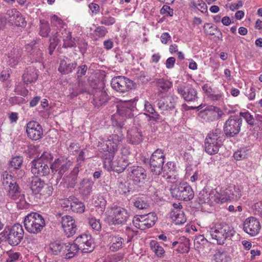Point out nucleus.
Instances as JSON below:
<instances>
[{
    "mask_svg": "<svg viewBox=\"0 0 262 262\" xmlns=\"http://www.w3.org/2000/svg\"><path fill=\"white\" fill-rule=\"evenodd\" d=\"M51 23L53 25L57 26V27H58L59 26L62 28L61 29H64L63 27H62L63 21L57 15H54L51 17Z\"/></svg>",
    "mask_w": 262,
    "mask_h": 262,
    "instance_id": "nucleus-58",
    "label": "nucleus"
},
{
    "mask_svg": "<svg viewBox=\"0 0 262 262\" xmlns=\"http://www.w3.org/2000/svg\"><path fill=\"white\" fill-rule=\"evenodd\" d=\"M173 100L171 97H162L158 100V107L162 113L174 108V102H172Z\"/></svg>",
    "mask_w": 262,
    "mask_h": 262,
    "instance_id": "nucleus-27",
    "label": "nucleus"
},
{
    "mask_svg": "<svg viewBox=\"0 0 262 262\" xmlns=\"http://www.w3.org/2000/svg\"><path fill=\"white\" fill-rule=\"evenodd\" d=\"M157 220L156 214L150 212L134 216L133 223L136 228L144 230L152 227Z\"/></svg>",
    "mask_w": 262,
    "mask_h": 262,
    "instance_id": "nucleus-9",
    "label": "nucleus"
},
{
    "mask_svg": "<svg viewBox=\"0 0 262 262\" xmlns=\"http://www.w3.org/2000/svg\"><path fill=\"white\" fill-rule=\"evenodd\" d=\"M72 207L71 210L77 213H82L84 211L85 206L81 202L79 201L78 199L74 197L73 198Z\"/></svg>",
    "mask_w": 262,
    "mask_h": 262,
    "instance_id": "nucleus-41",
    "label": "nucleus"
},
{
    "mask_svg": "<svg viewBox=\"0 0 262 262\" xmlns=\"http://www.w3.org/2000/svg\"><path fill=\"white\" fill-rule=\"evenodd\" d=\"M58 37L62 38L63 48H72L76 46L75 38L72 36L70 31L66 28L60 29L59 32L52 35L49 39V51L50 55L52 54L59 42Z\"/></svg>",
    "mask_w": 262,
    "mask_h": 262,
    "instance_id": "nucleus-2",
    "label": "nucleus"
},
{
    "mask_svg": "<svg viewBox=\"0 0 262 262\" xmlns=\"http://www.w3.org/2000/svg\"><path fill=\"white\" fill-rule=\"evenodd\" d=\"M124 239L119 236H113L111 237L112 245L110 249L112 251H117L122 248L124 244Z\"/></svg>",
    "mask_w": 262,
    "mask_h": 262,
    "instance_id": "nucleus-37",
    "label": "nucleus"
},
{
    "mask_svg": "<svg viewBox=\"0 0 262 262\" xmlns=\"http://www.w3.org/2000/svg\"><path fill=\"white\" fill-rule=\"evenodd\" d=\"M172 197L179 200L188 201L194 197V192L192 188L186 183H180L173 188H170Z\"/></svg>",
    "mask_w": 262,
    "mask_h": 262,
    "instance_id": "nucleus-8",
    "label": "nucleus"
},
{
    "mask_svg": "<svg viewBox=\"0 0 262 262\" xmlns=\"http://www.w3.org/2000/svg\"><path fill=\"white\" fill-rule=\"evenodd\" d=\"M116 130L115 132L118 133V134H113L110 137L108 140L106 141L105 146L104 147V152L112 151V152H115L117 151L118 145L123 139V134L121 130L122 128L118 129V127H116Z\"/></svg>",
    "mask_w": 262,
    "mask_h": 262,
    "instance_id": "nucleus-14",
    "label": "nucleus"
},
{
    "mask_svg": "<svg viewBox=\"0 0 262 262\" xmlns=\"http://www.w3.org/2000/svg\"><path fill=\"white\" fill-rule=\"evenodd\" d=\"M261 228L259 221L254 217H250L243 223L244 231L252 236L257 235Z\"/></svg>",
    "mask_w": 262,
    "mask_h": 262,
    "instance_id": "nucleus-16",
    "label": "nucleus"
},
{
    "mask_svg": "<svg viewBox=\"0 0 262 262\" xmlns=\"http://www.w3.org/2000/svg\"><path fill=\"white\" fill-rule=\"evenodd\" d=\"M134 205L139 210H145L149 207V204L143 197L136 198L134 202Z\"/></svg>",
    "mask_w": 262,
    "mask_h": 262,
    "instance_id": "nucleus-42",
    "label": "nucleus"
},
{
    "mask_svg": "<svg viewBox=\"0 0 262 262\" xmlns=\"http://www.w3.org/2000/svg\"><path fill=\"white\" fill-rule=\"evenodd\" d=\"M5 189L7 191V195L15 202L18 208L24 209L28 207V204L25 199L24 194L21 193L20 188L17 183Z\"/></svg>",
    "mask_w": 262,
    "mask_h": 262,
    "instance_id": "nucleus-10",
    "label": "nucleus"
},
{
    "mask_svg": "<svg viewBox=\"0 0 262 262\" xmlns=\"http://www.w3.org/2000/svg\"><path fill=\"white\" fill-rule=\"evenodd\" d=\"M130 179L136 184L142 183L146 178L145 170L140 166H133L127 169Z\"/></svg>",
    "mask_w": 262,
    "mask_h": 262,
    "instance_id": "nucleus-21",
    "label": "nucleus"
},
{
    "mask_svg": "<svg viewBox=\"0 0 262 262\" xmlns=\"http://www.w3.org/2000/svg\"><path fill=\"white\" fill-rule=\"evenodd\" d=\"M210 194L205 190H202L198 195V201L200 204L208 203L210 201Z\"/></svg>",
    "mask_w": 262,
    "mask_h": 262,
    "instance_id": "nucleus-43",
    "label": "nucleus"
},
{
    "mask_svg": "<svg viewBox=\"0 0 262 262\" xmlns=\"http://www.w3.org/2000/svg\"><path fill=\"white\" fill-rule=\"evenodd\" d=\"M78 246L75 243L73 244L64 243L63 257L66 259L73 258L78 252Z\"/></svg>",
    "mask_w": 262,
    "mask_h": 262,
    "instance_id": "nucleus-30",
    "label": "nucleus"
},
{
    "mask_svg": "<svg viewBox=\"0 0 262 262\" xmlns=\"http://www.w3.org/2000/svg\"><path fill=\"white\" fill-rule=\"evenodd\" d=\"M127 141L132 144H138L143 140L141 132L136 127H133L127 132Z\"/></svg>",
    "mask_w": 262,
    "mask_h": 262,
    "instance_id": "nucleus-26",
    "label": "nucleus"
},
{
    "mask_svg": "<svg viewBox=\"0 0 262 262\" xmlns=\"http://www.w3.org/2000/svg\"><path fill=\"white\" fill-rule=\"evenodd\" d=\"M11 70L8 68H4L1 72L0 79L1 80L5 81L7 80L10 75Z\"/></svg>",
    "mask_w": 262,
    "mask_h": 262,
    "instance_id": "nucleus-60",
    "label": "nucleus"
},
{
    "mask_svg": "<svg viewBox=\"0 0 262 262\" xmlns=\"http://www.w3.org/2000/svg\"><path fill=\"white\" fill-rule=\"evenodd\" d=\"M222 145V143L216 142H210L205 140V149L206 152L209 155H214L218 152L220 147Z\"/></svg>",
    "mask_w": 262,
    "mask_h": 262,
    "instance_id": "nucleus-33",
    "label": "nucleus"
},
{
    "mask_svg": "<svg viewBox=\"0 0 262 262\" xmlns=\"http://www.w3.org/2000/svg\"><path fill=\"white\" fill-rule=\"evenodd\" d=\"M53 159L52 155L48 152H44L40 158L38 159L37 160H41V162H45L47 164L48 162H49Z\"/></svg>",
    "mask_w": 262,
    "mask_h": 262,
    "instance_id": "nucleus-61",
    "label": "nucleus"
},
{
    "mask_svg": "<svg viewBox=\"0 0 262 262\" xmlns=\"http://www.w3.org/2000/svg\"><path fill=\"white\" fill-rule=\"evenodd\" d=\"M207 26H209V30L208 31V33L211 35H214L215 34V32L217 31L218 32L221 36V38L222 37V32L219 30L218 28L215 26H210L209 24H206L204 25V28H205ZM218 38H220V36H218Z\"/></svg>",
    "mask_w": 262,
    "mask_h": 262,
    "instance_id": "nucleus-59",
    "label": "nucleus"
},
{
    "mask_svg": "<svg viewBox=\"0 0 262 262\" xmlns=\"http://www.w3.org/2000/svg\"><path fill=\"white\" fill-rule=\"evenodd\" d=\"M23 158L20 156H16L13 158L10 161V165L15 169H18L19 167L22 165Z\"/></svg>",
    "mask_w": 262,
    "mask_h": 262,
    "instance_id": "nucleus-49",
    "label": "nucleus"
},
{
    "mask_svg": "<svg viewBox=\"0 0 262 262\" xmlns=\"http://www.w3.org/2000/svg\"><path fill=\"white\" fill-rule=\"evenodd\" d=\"M115 152H103L101 156L104 167L108 171L113 170L118 173L123 171L128 165V161L123 157L117 158L113 160Z\"/></svg>",
    "mask_w": 262,
    "mask_h": 262,
    "instance_id": "nucleus-3",
    "label": "nucleus"
},
{
    "mask_svg": "<svg viewBox=\"0 0 262 262\" xmlns=\"http://www.w3.org/2000/svg\"><path fill=\"white\" fill-rule=\"evenodd\" d=\"M50 31L49 25L45 20H40L39 34L42 37H47Z\"/></svg>",
    "mask_w": 262,
    "mask_h": 262,
    "instance_id": "nucleus-44",
    "label": "nucleus"
},
{
    "mask_svg": "<svg viewBox=\"0 0 262 262\" xmlns=\"http://www.w3.org/2000/svg\"><path fill=\"white\" fill-rule=\"evenodd\" d=\"M62 227L67 237L74 235L77 230V225L75 220L70 215H66L62 217L61 221Z\"/></svg>",
    "mask_w": 262,
    "mask_h": 262,
    "instance_id": "nucleus-22",
    "label": "nucleus"
},
{
    "mask_svg": "<svg viewBox=\"0 0 262 262\" xmlns=\"http://www.w3.org/2000/svg\"><path fill=\"white\" fill-rule=\"evenodd\" d=\"M31 172L34 175L45 176L50 173L49 166L45 162H41V160H34L31 162Z\"/></svg>",
    "mask_w": 262,
    "mask_h": 262,
    "instance_id": "nucleus-23",
    "label": "nucleus"
},
{
    "mask_svg": "<svg viewBox=\"0 0 262 262\" xmlns=\"http://www.w3.org/2000/svg\"><path fill=\"white\" fill-rule=\"evenodd\" d=\"M150 246L153 251L158 257H162L163 256L165 251L163 247L160 246L158 243L152 242L150 243Z\"/></svg>",
    "mask_w": 262,
    "mask_h": 262,
    "instance_id": "nucleus-45",
    "label": "nucleus"
},
{
    "mask_svg": "<svg viewBox=\"0 0 262 262\" xmlns=\"http://www.w3.org/2000/svg\"><path fill=\"white\" fill-rule=\"evenodd\" d=\"M203 92L210 98L212 100H219L222 98V94H216L215 91L212 89L211 86L208 84H205L202 86Z\"/></svg>",
    "mask_w": 262,
    "mask_h": 262,
    "instance_id": "nucleus-35",
    "label": "nucleus"
},
{
    "mask_svg": "<svg viewBox=\"0 0 262 262\" xmlns=\"http://www.w3.org/2000/svg\"><path fill=\"white\" fill-rule=\"evenodd\" d=\"M233 187H229L224 190L220 191L215 195V201L217 203L223 204L229 200L233 199Z\"/></svg>",
    "mask_w": 262,
    "mask_h": 262,
    "instance_id": "nucleus-25",
    "label": "nucleus"
},
{
    "mask_svg": "<svg viewBox=\"0 0 262 262\" xmlns=\"http://www.w3.org/2000/svg\"><path fill=\"white\" fill-rule=\"evenodd\" d=\"M76 95L87 93L93 96L92 103L96 107L99 108L108 100V96L104 90V83L100 80L92 78L88 83L79 81Z\"/></svg>",
    "mask_w": 262,
    "mask_h": 262,
    "instance_id": "nucleus-1",
    "label": "nucleus"
},
{
    "mask_svg": "<svg viewBox=\"0 0 262 262\" xmlns=\"http://www.w3.org/2000/svg\"><path fill=\"white\" fill-rule=\"evenodd\" d=\"M3 240L7 241L12 246L18 245L23 238L24 231L19 224H15L12 226H7L1 232Z\"/></svg>",
    "mask_w": 262,
    "mask_h": 262,
    "instance_id": "nucleus-4",
    "label": "nucleus"
},
{
    "mask_svg": "<svg viewBox=\"0 0 262 262\" xmlns=\"http://www.w3.org/2000/svg\"><path fill=\"white\" fill-rule=\"evenodd\" d=\"M132 116L131 109H126L119 105L117 109V114L112 117V124L115 127H118V129L123 128L124 124L120 118L121 117L131 118Z\"/></svg>",
    "mask_w": 262,
    "mask_h": 262,
    "instance_id": "nucleus-19",
    "label": "nucleus"
},
{
    "mask_svg": "<svg viewBox=\"0 0 262 262\" xmlns=\"http://www.w3.org/2000/svg\"><path fill=\"white\" fill-rule=\"evenodd\" d=\"M29 180L30 187L32 191L35 193H39L45 184V182L38 176L32 177Z\"/></svg>",
    "mask_w": 262,
    "mask_h": 262,
    "instance_id": "nucleus-31",
    "label": "nucleus"
},
{
    "mask_svg": "<svg viewBox=\"0 0 262 262\" xmlns=\"http://www.w3.org/2000/svg\"><path fill=\"white\" fill-rule=\"evenodd\" d=\"M178 92L186 101H195L198 98L196 91L192 88H179Z\"/></svg>",
    "mask_w": 262,
    "mask_h": 262,
    "instance_id": "nucleus-24",
    "label": "nucleus"
},
{
    "mask_svg": "<svg viewBox=\"0 0 262 262\" xmlns=\"http://www.w3.org/2000/svg\"><path fill=\"white\" fill-rule=\"evenodd\" d=\"M74 196H71L68 199H62L60 201L61 206L66 210H71V207H72L73 198Z\"/></svg>",
    "mask_w": 262,
    "mask_h": 262,
    "instance_id": "nucleus-48",
    "label": "nucleus"
},
{
    "mask_svg": "<svg viewBox=\"0 0 262 262\" xmlns=\"http://www.w3.org/2000/svg\"><path fill=\"white\" fill-rule=\"evenodd\" d=\"M176 224L181 225L183 224L186 221V219L185 216L184 212H180L176 217L171 219Z\"/></svg>",
    "mask_w": 262,
    "mask_h": 262,
    "instance_id": "nucleus-55",
    "label": "nucleus"
},
{
    "mask_svg": "<svg viewBox=\"0 0 262 262\" xmlns=\"http://www.w3.org/2000/svg\"><path fill=\"white\" fill-rule=\"evenodd\" d=\"M38 77L35 68H32L30 69H27L24 74L23 75V79L25 83L28 84L35 82Z\"/></svg>",
    "mask_w": 262,
    "mask_h": 262,
    "instance_id": "nucleus-32",
    "label": "nucleus"
},
{
    "mask_svg": "<svg viewBox=\"0 0 262 262\" xmlns=\"http://www.w3.org/2000/svg\"><path fill=\"white\" fill-rule=\"evenodd\" d=\"M247 150L245 149H240L235 152L233 157L236 160H241L247 158L248 154Z\"/></svg>",
    "mask_w": 262,
    "mask_h": 262,
    "instance_id": "nucleus-50",
    "label": "nucleus"
},
{
    "mask_svg": "<svg viewBox=\"0 0 262 262\" xmlns=\"http://www.w3.org/2000/svg\"><path fill=\"white\" fill-rule=\"evenodd\" d=\"M26 132L28 138L32 140H37L43 135L41 126L36 121H30L26 126Z\"/></svg>",
    "mask_w": 262,
    "mask_h": 262,
    "instance_id": "nucleus-18",
    "label": "nucleus"
},
{
    "mask_svg": "<svg viewBox=\"0 0 262 262\" xmlns=\"http://www.w3.org/2000/svg\"><path fill=\"white\" fill-rule=\"evenodd\" d=\"M124 257V254L122 253H118L111 256L110 258V262H118Z\"/></svg>",
    "mask_w": 262,
    "mask_h": 262,
    "instance_id": "nucleus-63",
    "label": "nucleus"
},
{
    "mask_svg": "<svg viewBox=\"0 0 262 262\" xmlns=\"http://www.w3.org/2000/svg\"><path fill=\"white\" fill-rule=\"evenodd\" d=\"M80 163L77 164V166H76L73 170L71 171L69 175L68 176V187L70 188H74L77 183V176L79 171V167Z\"/></svg>",
    "mask_w": 262,
    "mask_h": 262,
    "instance_id": "nucleus-36",
    "label": "nucleus"
},
{
    "mask_svg": "<svg viewBox=\"0 0 262 262\" xmlns=\"http://www.w3.org/2000/svg\"><path fill=\"white\" fill-rule=\"evenodd\" d=\"M94 182L89 179H83L78 184L79 192L83 195L87 196L90 194L92 191Z\"/></svg>",
    "mask_w": 262,
    "mask_h": 262,
    "instance_id": "nucleus-28",
    "label": "nucleus"
},
{
    "mask_svg": "<svg viewBox=\"0 0 262 262\" xmlns=\"http://www.w3.org/2000/svg\"><path fill=\"white\" fill-rule=\"evenodd\" d=\"M88 224L93 230L96 231H98L101 228V226L99 220H97L95 218H88Z\"/></svg>",
    "mask_w": 262,
    "mask_h": 262,
    "instance_id": "nucleus-47",
    "label": "nucleus"
},
{
    "mask_svg": "<svg viewBox=\"0 0 262 262\" xmlns=\"http://www.w3.org/2000/svg\"><path fill=\"white\" fill-rule=\"evenodd\" d=\"M190 6L200 10L204 8L205 4L202 0H191Z\"/></svg>",
    "mask_w": 262,
    "mask_h": 262,
    "instance_id": "nucleus-57",
    "label": "nucleus"
},
{
    "mask_svg": "<svg viewBox=\"0 0 262 262\" xmlns=\"http://www.w3.org/2000/svg\"><path fill=\"white\" fill-rule=\"evenodd\" d=\"M164 159L165 155L163 150L157 149L152 153L150 158L149 165L154 173L159 175L163 170L164 172L166 171V168L168 163L163 167Z\"/></svg>",
    "mask_w": 262,
    "mask_h": 262,
    "instance_id": "nucleus-7",
    "label": "nucleus"
},
{
    "mask_svg": "<svg viewBox=\"0 0 262 262\" xmlns=\"http://www.w3.org/2000/svg\"><path fill=\"white\" fill-rule=\"evenodd\" d=\"M53 190V188L52 186L45 184L39 193H40L42 198L46 199L52 194Z\"/></svg>",
    "mask_w": 262,
    "mask_h": 262,
    "instance_id": "nucleus-46",
    "label": "nucleus"
},
{
    "mask_svg": "<svg viewBox=\"0 0 262 262\" xmlns=\"http://www.w3.org/2000/svg\"><path fill=\"white\" fill-rule=\"evenodd\" d=\"M222 115V112L219 107L212 105L207 106L199 113L200 117L208 121L218 119L221 117Z\"/></svg>",
    "mask_w": 262,
    "mask_h": 262,
    "instance_id": "nucleus-20",
    "label": "nucleus"
},
{
    "mask_svg": "<svg viewBox=\"0 0 262 262\" xmlns=\"http://www.w3.org/2000/svg\"><path fill=\"white\" fill-rule=\"evenodd\" d=\"M225 139V136L222 130L220 128H215L208 134L205 140H209L210 142H220L222 144Z\"/></svg>",
    "mask_w": 262,
    "mask_h": 262,
    "instance_id": "nucleus-29",
    "label": "nucleus"
},
{
    "mask_svg": "<svg viewBox=\"0 0 262 262\" xmlns=\"http://www.w3.org/2000/svg\"><path fill=\"white\" fill-rule=\"evenodd\" d=\"M240 117L244 118L248 124L253 125L254 124V119L253 116L248 112L240 113Z\"/></svg>",
    "mask_w": 262,
    "mask_h": 262,
    "instance_id": "nucleus-52",
    "label": "nucleus"
},
{
    "mask_svg": "<svg viewBox=\"0 0 262 262\" xmlns=\"http://www.w3.org/2000/svg\"><path fill=\"white\" fill-rule=\"evenodd\" d=\"M64 243L60 241H55L49 245V252L54 255H58L62 253L63 256Z\"/></svg>",
    "mask_w": 262,
    "mask_h": 262,
    "instance_id": "nucleus-34",
    "label": "nucleus"
},
{
    "mask_svg": "<svg viewBox=\"0 0 262 262\" xmlns=\"http://www.w3.org/2000/svg\"><path fill=\"white\" fill-rule=\"evenodd\" d=\"M7 14L10 18V20L13 22L19 16V12L16 9H12L8 10Z\"/></svg>",
    "mask_w": 262,
    "mask_h": 262,
    "instance_id": "nucleus-56",
    "label": "nucleus"
},
{
    "mask_svg": "<svg viewBox=\"0 0 262 262\" xmlns=\"http://www.w3.org/2000/svg\"><path fill=\"white\" fill-rule=\"evenodd\" d=\"M242 118L240 117L231 116L225 122L224 132L228 137H232L238 134L241 130Z\"/></svg>",
    "mask_w": 262,
    "mask_h": 262,
    "instance_id": "nucleus-11",
    "label": "nucleus"
},
{
    "mask_svg": "<svg viewBox=\"0 0 262 262\" xmlns=\"http://www.w3.org/2000/svg\"><path fill=\"white\" fill-rule=\"evenodd\" d=\"M26 230L31 233L37 234L45 226V222L41 215L37 212H31L27 215L24 221Z\"/></svg>",
    "mask_w": 262,
    "mask_h": 262,
    "instance_id": "nucleus-5",
    "label": "nucleus"
},
{
    "mask_svg": "<svg viewBox=\"0 0 262 262\" xmlns=\"http://www.w3.org/2000/svg\"><path fill=\"white\" fill-rule=\"evenodd\" d=\"M190 240L188 238L183 237L179 243L177 251L180 253H188L190 249Z\"/></svg>",
    "mask_w": 262,
    "mask_h": 262,
    "instance_id": "nucleus-40",
    "label": "nucleus"
},
{
    "mask_svg": "<svg viewBox=\"0 0 262 262\" xmlns=\"http://www.w3.org/2000/svg\"><path fill=\"white\" fill-rule=\"evenodd\" d=\"M112 212V222L114 225L123 224L129 218L127 210L122 207L115 206L111 209Z\"/></svg>",
    "mask_w": 262,
    "mask_h": 262,
    "instance_id": "nucleus-15",
    "label": "nucleus"
},
{
    "mask_svg": "<svg viewBox=\"0 0 262 262\" xmlns=\"http://www.w3.org/2000/svg\"><path fill=\"white\" fill-rule=\"evenodd\" d=\"M72 165V162L68 158L61 157L55 160L51 165L50 168L52 172H57L58 175L57 178L60 179Z\"/></svg>",
    "mask_w": 262,
    "mask_h": 262,
    "instance_id": "nucleus-13",
    "label": "nucleus"
},
{
    "mask_svg": "<svg viewBox=\"0 0 262 262\" xmlns=\"http://www.w3.org/2000/svg\"><path fill=\"white\" fill-rule=\"evenodd\" d=\"M112 88L120 93H125L134 88L133 81L123 76L114 77L111 81Z\"/></svg>",
    "mask_w": 262,
    "mask_h": 262,
    "instance_id": "nucleus-12",
    "label": "nucleus"
},
{
    "mask_svg": "<svg viewBox=\"0 0 262 262\" xmlns=\"http://www.w3.org/2000/svg\"><path fill=\"white\" fill-rule=\"evenodd\" d=\"M115 22V18L112 16H103L100 21L101 24L108 26L114 25Z\"/></svg>",
    "mask_w": 262,
    "mask_h": 262,
    "instance_id": "nucleus-54",
    "label": "nucleus"
},
{
    "mask_svg": "<svg viewBox=\"0 0 262 262\" xmlns=\"http://www.w3.org/2000/svg\"><path fill=\"white\" fill-rule=\"evenodd\" d=\"M160 12L161 13L163 14L167 13L170 16H172L173 14V9H171L170 7L167 5H164Z\"/></svg>",
    "mask_w": 262,
    "mask_h": 262,
    "instance_id": "nucleus-64",
    "label": "nucleus"
},
{
    "mask_svg": "<svg viewBox=\"0 0 262 262\" xmlns=\"http://www.w3.org/2000/svg\"><path fill=\"white\" fill-rule=\"evenodd\" d=\"M157 84L159 91L158 93H163L167 92L172 85L171 82L163 78L158 79Z\"/></svg>",
    "mask_w": 262,
    "mask_h": 262,
    "instance_id": "nucleus-38",
    "label": "nucleus"
},
{
    "mask_svg": "<svg viewBox=\"0 0 262 262\" xmlns=\"http://www.w3.org/2000/svg\"><path fill=\"white\" fill-rule=\"evenodd\" d=\"M214 258L216 262H227L228 261L226 254L220 251H218L214 254Z\"/></svg>",
    "mask_w": 262,
    "mask_h": 262,
    "instance_id": "nucleus-53",
    "label": "nucleus"
},
{
    "mask_svg": "<svg viewBox=\"0 0 262 262\" xmlns=\"http://www.w3.org/2000/svg\"><path fill=\"white\" fill-rule=\"evenodd\" d=\"M2 177V184L5 189L16 183L15 179L7 171L3 173Z\"/></svg>",
    "mask_w": 262,
    "mask_h": 262,
    "instance_id": "nucleus-39",
    "label": "nucleus"
},
{
    "mask_svg": "<svg viewBox=\"0 0 262 262\" xmlns=\"http://www.w3.org/2000/svg\"><path fill=\"white\" fill-rule=\"evenodd\" d=\"M75 243L83 253L91 252L93 250L94 244L90 235L83 234L79 236L75 240Z\"/></svg>",
    "mask_w": 262,
    "mask_h": 262,
    "instance_id": "nucleus-17",
    "label": "nucleus"
},
{
    "mask_svg": "<svg viewBox=\"0 0 262 262\" xmlns=\"http://www.w3.org/2000/svg\"><path fill=\"white\" fill-rule=\"evenodd\" d=\"M94 34L96 36L100 38L104 37L107 33V30L103 26H98L94 30Z\"/></svg>",
    "mask_w": 262,
    "mask_h": 262,
    "instance_id": "nucleus-51",
    "label": "nucleus"
},
{
    "mask_svg": "<svg viewBox=\"0 0 262 262\" xmlns=\"http://www.w3.org/2000/svg\"><path fill=\"white\" fill-rule=\"evenodd\" d=\"M234 231L227 224L223 223L217 224L209 231L212 239L216 241L219 245L224 244L225 240L233 235Z\"/></svg>",
    "mask_w": 262,
    "mask_h": 262,
    "instance_id": "nucleus-6",
    "label": "nucleus"
},
{
    "mask_svg": "<svg viewBox=\"0 0 262 262\" xmlns=\"http://www.w3.org/2000/svg\"><path fill=\"white\" fill-rule=\"evenodd\" d=\"M16 26L25 27L26 24V22L25 20V18L23 17L21 13L19 12V15L13 21Z\"/></svg>",
    "mask_w": 262,
    "mask_h": 262,
    "instance_id": "nucleus-62",
    "label": "nucleus"
}]
</instances>
